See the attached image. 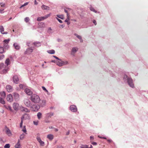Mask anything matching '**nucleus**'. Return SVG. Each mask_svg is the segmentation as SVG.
Instances as JSON below:
<instances>
[{"label": "nucleus", "instance_id": "2f4dec72", "mask_svg": "<svg viewBox=\"0 0 148 148\" xmlns=\"http://www.w3.org/2000/svg\"><path fill=\"white\" fill-rule=\"evenodd\" d=\"M8 67H6L5 69L3 70L2 72L3 73H5L8 71Z\"/></svg>", "mask_w": 148, "mask_h": 148}, {"label": "nucleus", "instance_id": "3c124183", "mask_svg": "<svg viewBox=\"0 0 148 148\" xmlns=\"http://www.w3.org/2000/svg\"><path fill=\"white\" fill-rule=\"evenodd\" d=\"M38 121H34V124L36 125H38Z\"/></svg>", "mask_w": 148, "mask_h": 148}, {"label": "nucleus", "instance_id": "0eeeda50", "mask_svg": "<svg viewBox=\"0 0 148 148\" xmlns=\"http://www.w3.org/2000/svg\"><path fill=\"white\" fill-rule=\"evenodd\" d=\"M6 88L7 91L9 92H12L13 90V87L9 85H7L6 86Z\"/></svg>", "mask_w": 148, "mask_h": 148}, {"label": "nucleus", "instance_id": "603ef678", "mask_svg": "<svg viewBox=\"0 0 148 148\" xmlns=\"http://www.w3.org/2000/svg\"><path fill=\"white\" fill-rule=\"evenodd\" d=\"M85 148H92V146L91 145H90V147H88V145H85Z\"/></svg>", "mask_w": 148, "mask_h": 148}, {"label": "nucleus", "instance_id": "a18cd8bd", "mask_svg": "<svg viewBox=\"0 0 148 148\" xmlns=\"http://www.w3.org/2000/svg\"><path fill=\"white\" fill-rule=\"evenodd\" d=\"M4 67L3 64H0V69H2Z\"/></svg>", "mask_w": 148, "mask_h": 148}, {"label": "nucleus", "instance_id": "f704fd0d", "mask_svg": "<svg viewBox=\"0 0 148 148\" xmlns=\"http://www.w3.org/2000/svg\"><path fill=\"white\" fill-rule=\"evenodd\" d=\"M25 135V134H21L20 136V139L21 140H23L24 138Z\"/></svg>", "mask_w": 148, "mask_h": 148}, {"label": "nucleus", "instance_id": "58836bf2", "mask_svg": "<svg viewBox=\"0 0 148 148\" xmlns=\"http://www.w3.org/2000/svg\"><path fill=\"white\" fill-rule=\"evenodd\" d=\"M75 35L77 36V37L80 40V41L81 42H82V37L80 36H79L77 34H75Z\"/></svg>", "mask_w": 148, "mask_h": 148}, {"label": "nucleus", "instance_id": "c9c22d12", "mask_svg": "<svg viewBox=\"0 0 148 148\" xmlns=\"http://www.w3.org/2000/svg\"><path fill=\"white\" fill-rule=\"evenodd\" d=\"M0 103L2 104H4L5 103V102L3 99L0 97Z\"/></svg>", "mask_w": 148, "mask_h": 148}, {"label": "nucleus", "instance_id": "5fc2aeb1", "mask_svg": "<svg viewBox=\"0 0 148 148\" xmlns=\"http://www.w3.org/2000/svg\"><path fill=\"white\" fill-rule=\"evenodd\" d=\"M91 143L94 145H97V143L95 142H92V141L91 142Z\"/></svg>", "mask_w": 148, "mask_h": 148}, {"label": "nucleus", "instance_id": "69168bd1", "mask_svg": "<svg viewBox=\"0 0 148 148\" xmlns=\"http://www.w3.org/2000/svg\"><path fill=\"white\" fill-rule=\"evenodd\" d=\"M22 131L25 134V135L26 134H27V133H26L27 132V130H22Z\"/></svg>", "mask_w": 148, "mask_h": 148}, {"label": "nucleus", "instance_id": "f03ea898", "mask_svg": "<svg viewBox=\"0 0 148 148\" xmlns=\"http://www.w3.org/2000/svg\"><path fill=\"white\" fill-rule=\"evenodd\" d=\"M71 10V9L69 8H66L64 9V12L67 13V18L65 20V21L67 22L69 21L70 18V16L69 14V12Z\"/></svg>", "mask_w": 148, "mask_h": 148}, {"label": "nucleus", "instance_id": "ddd939ff", "mask_svg": "<svg viewBox=\"0 0 148 148\" xmlns=\"http://www.w3.org/2000/svg\"><path fill=\"white\" fill-rule=\"evenodd\" d=\"M29 119V115L27 114H24L21 117V120L23 121L24 119L26 120Z\"/></svg>", "mask_w": 148, "mask_h": 148}, {"label": "nucleus", "instance_id": "dca6fc26", "mask_svg": "<svg viewBox=\"0 0 148 148\" xmlns=\"http://www.w3.org/2000/svg\"><path fill=\"white\" fill-rule=\"evenodd\" d=\"M21 110L23 112H30V111L29 109L23 107H21Z\"/></svg>", "mask_w": 148, "mask_h": 148}, {"label": "nucleus", "instance_id": "c756f323", "mask_svg": "<svg viewBox=\"0 0 148 148\" xmlns=\"http://www.w3.org/2000/svg\"><path fill=\"white\" fill-rule=\"evenodd\" d=\"M57 65L59 66H62L64 65V62H58L57 63Z\"/></svg>", "mask_w": 148, "mask_h": 148}, {"label": "nucleus", "instance_id": "4c0bfd02", "mask_svg": "<svg viewBox=\"0 0 148 148\" xmlns=\"http://www.w3.org/2000/svg\"><path fill=\"white\" fill-rule=\"evenodd\" d=\"M4 52V49L3 47H0V53H2Z\"/></svg>", "mask_w": 148, "mask_h": 148}, {"label": "nucleus", "instance_id": "49530a36", "mask_svg": "<svg viewBox=\"0 0 148 148\" xmlns=\"http://www.w3.org/2000/svg\"><path fill=\"white\" fill-rule=\"evenodd\" d=\"M0 5L1 7H4L5 6V4L3 3H0Z\"/></svg>", "mask_w": 148, "mask_h": 148}, {"label": "nucleus", "instance_id": "412c9836", "mask_svg": "<svg viewBox=\"0 0 148 148\" xmlns=\"http://www.w3.org/2000/svg\"><path fill=\"white\" fill-rule=\"evenodd\" d=\"M41 8L43 10H49V7L46 6L44 5H42L41 7Z\"/></svg>", "mask_w": 148, "mask_h": 148}, {"label": "nucleus", "instance_id": "9b49d317", "mask_svg": "<svg viewBox=\"0 0 148 148\" xmlns=\"http://www.w3.org/2000/svg\"><path fill=\"white\" fill-rule=\"evenodd\" d=\"M31 48H31H28L25 52V54H29L32 52L33 49Z\"/></svg>", "mask_w": 148, "mask_h": 148}, {"label": "nucleus", "instance_id": "052dcab7", "mask_svg": "<svg viewBox=\"0 0 148 148\" xmlns=\"http://www.w3.org/2000/svg\"><path fill=\"white\" fill-rule=\"evenodd\" d=\"M53 57H54L55 58L58 60H60V59H59L58 57H56V56H53Z\"/></svg>", "mask_w": 148, "mask_h": 148}, {"label": "nucleus", "instance_id": "f257e3e1", "mask_svg": "<svg viewBox=\"0 0 148 148\" xmlns=\"http://www.w3.org/2000/svg\"><path fill=\"white\" fill-rule=\"evenodd\" d=\"M30 100L34 103H38L40 101V99L39 96L33 94L30 97Z\"/></svg>", "mask_w": 148, "mask_h": 148}, {"label": "nucleus", "instance_id": "09e8293b", "mask_svg": "<svg viewBox=\"0 0 148 148\" xmlns=\"http://www.w3.org/2000/svg\"><path fill=\"white\" fill-rule=\"evenodd\" d=\"M90 9L91 11H93L95 12H96V11L94 9L93 7H91L90 8Z\"/></svg>", "mask_w": 148, "mask_h": 148}, {"label": "nucleus", "instance_id": "2eb2a0df", "mask_svg": "<svg viewBox=\"0 0 148 148\" xmlns=\"http://www.w3.org/2000/svg\"><path fill=\"white\" fill-rule=\"evenodd\" d=\"M70 109L72 111L75 112L77 111V109L75 106L74 105H71L70 107Z\"/></svg>", "mask_w": 148, "mask_h": 148}, {"label": "nucleus", "instance_id": "79ce46f5", "mask_svg": "<svg viewBox=\"0 0 148 148\" xmlns=\"http://www.w3.org/2000/svg\"><path fill=\"white\" fill-rule=\"evenodd\" d=\"M90 142H91L94 140V137L93 136H91L90 137Z\"/></svg>", "mask_w": 148, "mask_h": 148}, {"label": "nucleus", "instance_id": "6ab92c4d", "mask_svg": "<svg viewBox=\"0 0 148 148\" xmlns=\"http://www.w3.org/2000/svg\"><path fill=\"white\" fill-rule=\"evenodd\" d=\"M23 122V120H21V123H20V127L21 129L22 130H26L25 127V126H23V127H22V124Z\"/></svg>", "mask_w": 148, "mask_h": 148}, {"label": "nucleus", "instance_id": "a211bd4d", "mask_svg": "<svg viewBox=\"0 0 148 148\" xmlns=\"http://www.w3.org/2000/svg\"><path fill=\"white\" fill-rule=\"evenodd\" d=\"M37 139L41 145H43L44 144V142L42 141L40 137H37Z\"/></svg>", "mask_w": 148, "mask_h": 148}, {"label": "nucleus", "instance_id": "f3484780", "mask_svg": "<svg viewBox=\"0 0 148 148\" xmlns=\"http://www.w3.org/2000/svg\"><path fill=\"white\" fill-rule=\"evenodd\" d=\"M78 48L77 47H73L71 50V54L74 55V54L77 51Z\"/></svg>", "mask_w": 148, "mask_h": 148}, {"label": "nucleus", "instance_id": "338daca9", "mask_svg": "<svg viewBox=\"0 0 148 148\" xmlns=\"http://www.w3.org/2000/svg\"><path fill=\"white\" fill-rule=\"evenodd\" d=\"M129 77H128L127 76V75H125L124 77V78L125 79L127 78H127H128Z\"/></svg>", "mask_w": 148, "mask_h": 148}, {"label": "nucleus", "instance_id": "8fccbe9b", "mask_svg": "<svg viewBox=\"0 0 148 148\" xmlns=\"http://www.w3.org/2000/svg\"><path fill=\"white\" fill-rule=\"evenodd\" d=\"M42 88L44 90H45V92H46L47 93L48 92V91L44 86H42Z\"/></svg>", "mask_w": 148, "mask_h": 148}, {"label": "nucleus", "instance_id": "bb28decb", "mask_svg": "<svg viewBox=\"0 0 148 148\" xmlns=\"http://www.w3.org/2000/svg\"><path fill=\"white\" fill-rule=\"evenodd\" d=\"M45 19L44 18V17H38L37 20L38 21H41Z\"/></svg>", "mask_w": 148, "mask_h": 148}, {"label": "nucleus", "instance_id": "f8f14e48", "mask_svg": "<svg viewBox=\"0 0 148 148\" xmlns=\"http://www.w3.org/2000/svg\"><path fill=\"white\" fill-rule=\"evenodd\" d=\"M19 81V79L17 76L15 75L13 77V82L16 84H18Z\"/></svg>", "mask_w": 148, "mask_h": 148}, {"label": "nucleus", "instance_id": "c85d7f7f", "mask_svg": "<svg viewBox=\"0 0 148 148\" xmlns=\"http://www.w3.org/2000/svg\"><path fill=\"white\" fill-rule=\"evenodd\" d=\"M14 46L15 49H19L20 48V47L16 44L14 43Z\"/></svg>", "mask_w": 148, "mask_h": 148}, {"label": "nucleus", "instance_id": "0e129e2a", "mask_svg": "<svg viewBox=\"0 0 148 148\" xmlns=\"http://www.w3.org/2000/svg\"><path fill=\"white\" fill-rule=\"evenodd\" d=\"M107 140L109 143H111L112 142V140L111 139H108Z\"/></svg>", "mask_w": 148, "mask_h": 148}, {"label": "nucleus", "instance_id": "72a5a7b5", "mask_svg": "<svg viewBox=\"0 0 148 148\" xmlns=\"http://www.w3.org/2000/svg\"><path fill=\"white\" fill-rule=\"evenodd\" d=\"M1 95L3 98H5L6 96V94L4 92H3L1 93Z\"/></svg>", "mask_w": 148, "mask_h": 148}, {"label": "nucleus", "instance_id": "864d4df0", "mask_svg": "<svg viewBox=\"0 0 148 148\" xmlns=\"http://www.w3.org/2000/svg\"><path fill=\"white\" fill-rule=\"evenodd\" d=\"M19 87L20 89H23V88L24 85L23 84H20Z\"/></svg>", "mask_w": 148, "mask_h": 148}, {"label": "nucleus", "instance_id": "4468645a", "mask_svg": "<svg viewBox=\"0 0 148 148\" xmlns=\"http://www.w3.org/2000/svg\"><path fill=\"white\" fill-rule=\"evenodd\" d=\"M25 91L29 95H32L33 93L32 92L30 89L27 88L25 89Z\"/></svg>", "mask_w": 148, "mask_h": 148}, {"label": "nucleus", "instance_id": "e433bc0d", "mask_svg": "<svg viewBox=\"0 0 148 148\" xmlns=\"http://www.w3.org/2000/svg\"><path fill=\"white\" fill-rule=\"evenodd\" d=\"M48 52L50 54H53L54 53L55 51L54 50H51L48 51Z\"/></svg>", "mask_w": 148, "mask_h": 148}, {"label": "nucleus", "instance_id": "473e14b6", "mask_svg": "<svg viewBox=\"0 0 148 148\" xmlns=\"http://www.w3.org/2000/svg\"><path fill=\"white\" fill-rule=\"evenodd\" d=\"M34 46L36 47H39L40 46V43L39 42H36L32 43Z\"/></svg>", "mask_w": 148, "mask_h": 148}, {"label": "nucleus", "instance_id": "7c9ffc66", "mask_svg": "<svg viewBox=\"0 0 148 148\" xmlns=\"http://www.w3.org/2000/svg\"><path fill=\"white\" fill-rule=\"evenodd\" d=\"M5 63L8 66V65L10 64V61L9 58H7L5 60Z\"/></svg>", "mask_w": 148, "mask_h": 148}, {"label": "nucleus", "instance_id": "b1692460", "mask_svg": "<svg viewBox=\"0 0 148 148\" xmlns=\"http://www.w3.org/2000/svg\"><path fill=\"white\" fill-rule=\"evenodd\" d=\"M0 31L1 33L2 34H6V32H4V28L2 26H1L0 27Z\"/></svg>", "mask_w": 148, "mask_h": 148}, {"label": "nucleus", "instance_id": "37998d69", "mask_svg": "<svg viewBox=\"0 0 148 148\" xmlns=\"http://www.w3.org/2000/svg\"><path fill=\"white\" fill-rule=\"evenodd\" d=\"M57 16L60 18L62 19H63L64 18V16L63 15H57Z\"/></svg>", "mask_w": 148, "mask_h": 148}, {"label": "nucleus", "instance_id": "4be33fe9", "mask_svg": "<svg viewBox=\"0 0 148 148\" xmlns=\"http://www.w3.org/2000/svg\"><path fill=\"white\" fill-rule=\"evenodd\" d=\"M4 107L7 109L9 110L11 112H12L13 110H12L11 107L10 106L4 105Z\"/></svg>", "mask_w": 148, "mask_h": 148}, {"label": "nucleus", "instance_id": "6e6d98bb", "mask_svg": "<svg viewBox=\"0 0 148 148\" xmlns=\"http://www.w3.org/2000/svg\"><path fill=\"white\" fill-rule=\"evenodd\" d=\"M4 10V9H0V13L1 14L3 13L4 12H3Z\"/></svg>", "mask_w": 148, "mask_h": 148}, {"label": "nucleus", "instance_id": "bf43d9fd", "mask_svg": "<svg viewBox=\"0 0 148 148\" xmlns=\"http://www.w3.org/2000/svg\"><path fill=\"white\" fill-rule=\"evenodd\" d=\"M70 131L69 130V131H68V132L66 133V135H68L69 134H70Z\"/></svg>", "mask_w": 148, "mask_h": 148}, {"label": "nucleus", "instance_id": "c03bdc74", "mask_svg": "<svg viewBox=\"0 0 148 148\" xmlns=\"http://www.w3.org/2000/svg\"><path fill=\"white\" fill-rule=\"evenodd\" d=\"M29 18L28 17H26L25 18V21L26 23L28 22L29 21Z\"/></svg>", "mask_w": 148, "mask_h": 148}, {"label": "nucleus", "instance_id": "5701e85b", "mask_svg": "<svg viewBox=\"0 0 148 148\" xmlns=\"http://www.w3.org/2000/svg\"><path fill=\"white\" fill-rule=\"evenodd\" d=\"M9 136H12V134L10 130H6L5 132Z\"/></svg>", "mask_w": 148, "mask_h": 148}, {"label": "nucleus", "instance_id": "774afa93", "mask_svg": "<svg viewBox=\"0 0 148 148\" xmlns=\"http://www.w3.org/2000/svg\"><path fill=\"white\" fill-rule=\"evenodd\" d=\"M64 26V25H60V28H63Z\"/></svg>", "mask_w": 148, "mask_h": 148}, {"label": "nucleus", "instance_id": "a19ab883", "mask_svg": "<svg viewBox=\"0 0 148 148\" xmlns=\"http://www.w3.org/2000/svg\"><path fill=\"white\" fill-rule=\"evenodd\" d=\"M10 145L9 144H6L4 146V148H10Z\"/></svg>", "mask_w": 148, "mask_h": 148}, {"label": "nucleus", "instance_id": "aec40b11", "mask_svg": "<svg viewBox=\"0 0 148 148\" xmlns=\"http://www.w3.org/2000/svg\"><path fill=\"white\" fill-rule=\"evenodd\" d=\"M21 147V144L20 143V140H18L17 143L15 146V148H20Z\"/></svg>", "mask_w": 148, "mask_h": 148}, {"label": "nucleus", "instance_id": "cd10ccee", "mask_svg": "<svg viewBox=\"0 0 148 148\" xmlns=\"http://www.w3.org/2000/svg\"><path fill=\"white\" fill-rule=\"evenodd\" d=\"M53 113H49L46 114V115L47 117H51V116H53Z\"/></svg>", "mask_w": 148, "mask_h": 148}, {"label": "nucleus", "instance_id": "680f3d73", "mask_svg": "<svg viewBox=\"0 0 148 148\" xmlns=\"http://www.w3.org/2000/svg\"><path fill=\"white\" fill-rule=\"evenodd\" d=\"M93 23L95 24V25H97L96 22L95 20H94L93 21Z\"/></svg>", "mask_w": 148, "mask_h": 148}, {"label": "nucleus", "instance_id": "13d9d810", "mask_svg": "<svg viewBox=\"0 0 148 148\" xmlns=\"http://www.w3.org/2000/svg\"><path fill=\"white\" fill-rule=\"evenodd\" d=\"M59 21V22L60 23H62V21L60 19H59L58 18H56Z\"/></svg>", "mask_w": 148, "mask_h": 148}, {"label": "nucleus", "instance_id": "de8ad7c7", "mask_svg": "<svg viewBox=\"0 0 148 148\" xmlns=\"http://www.w3.org/2000/svg\"><path fill=\"white\" fill-rule=\"evenodd\" d=\"M50 14H49L45 16H44V18L45 19H46L47 18H48V17L50 16Z\"/></svg>", "mask_w": 148, "mask_h": 148}, {"label": "nucleus", "instance_id": "7ed1b4c3", "mask_svg": "<svg viewBox=\"0 0 148 148\" xmlns=\"http://www.w3.org/2000/svg\"><path fill=\"white\" fill-rule=\"evenodd\" d=\"M10 41V40L9 39L5 40L3 41V47L5 49H8V48L9 47L8 44Z\"/></svg>", "mask_w": 148, "mask_h": 148}, {"label": "nucleus", "instance_id": "6e6552de", "mask_svg": "<svg viewBox=\"0 0 148 148\" xmlns=\"http://www.w3.org/2000/svg\"><path fill=\"white\" fill-rule=\"evenodd\" d=\"M24 103L26 106L28 107H31L30 101L28 99H26L24 101Z\"/></svg>", "mask_w": 148, "mask_h": 148}, {"label": "nucleus", "instance_id": "4d7b16f0", "mask_svg": "<svg viewBox=\"0 0 148 148\" xmlns=\"http://www.w3.org/2000/svg\"><path fill=\"white\" fill-rule=\"evenodd\" d=\"M98 137L100 138H103V139H106V138L105 137H101V136H98Z\"/></svg>", "mask_w": 148, "mask_h": 148}, {"label": "nucleus", "instance_id": "39448f33", "mask_svg": "<svg viewBox=\"0 0 148 148\" xmlns=\"http://www.w3.org/2000/svg\"><path fill=\"white\" fill-rule=\"evenodd\" d=\"M13 108L16 111H17L19 109V104L17 103H14L13 105Z\"/></svg>", "mask_w": 148, "mask_h": 148}, {"label": "nucleus", "instance_id": "20e7f679", "mask_svg": "<svg viewBox=\"0 0 148 148\" xmlns=\"http://www.w3.org/2000/svg\"><path fill=\"white\" fill-rule=\"evenodd\" d=\"M127 81L129 85L131 87L133 88L134 87V85L133 83V80L131 78H127Z\"/></svg>", "mask_w": 148, "mask_h": 148}, {"label": "nucleus", "instance_id": "1a4fd4ad", "mask_svg": "<svg viewBox=\"0 0 148 148\" xmlns=\"http://www.w3.org/2000/svg\"><path fill=\"white\" fill-rule=\"evenodd\" d=\"M33 108V110L34 111H37L40 108V106L38 105H35L31 107Z\"/></svg>", "mask_w": 148, "mask_h": 148}, {"label": "nucleus", "instance_id": "ea45409f", "mask_svg": "<svg viewBox=\"0 0 148 148\" xmlns=\"http://www.w3.org/2000/svg\"><path fill=\"white\" fill-rule=\"evenodd\" d=\"M46 103V101L45 100H43L42 101V103L41 106L42 107L45 106Z\"/></svg>", "mask_w": 148, "mask_h": 148}, {"label": "nucleus", "instance_id": "e2e57ef3", "mask_svg": "<svg viewBox=\"0 0 148 148\" xmlns=\"http://www.w3.org/2000/svg\"><path fill=\"white\" fill-rule=\"evenodd\" d=\"M85 145H82L80 147L81 148H85Z\"/></svg>", "mask_w": 148, "mask_h": 148}, {"label": "nucleus", "instance_id": "a878e982", "mask_svg": "<svg viewBox=\"0 0 148 148\" xmlns=\"http://www.w3.org/2000/svg\"><path fill=\"white\" fill-rule=\"evenodd\" d=\"M37 116L38 118L39 119H40L42 117V114L40 112H39L37 113Z\"/></svg>", "mask_w": 148, "mask_h": 148}, {"label": "nucleus", "instance_id": "423d86ee", "mask_svg": "<svg viewBox=\"0 0 148 148\" xmlns=\"http://www.w3.org/2000/svg\"><path fill=\"white\" fill-rule=\"evenodd\" d=\"M7 100L9 102H12L13 101L12 95V94H9L7 96Z\"/></svg>", "mask_w": 148, "mask_h": 148}, {"label": "nucleus", "instance_id": "9d476101", "mask_svg": "<svg viewBox=\"0 0 148 148\" xmlns=\"http://www.w3.org/2000/svg\"><path fill=\"white\" fill-rule=\"evenodd\" d=\"M13 95L16 101H18L19 99V95L17 92H14L13 93Z\"/></svg>", "mask_w": 148, "mask_h": 148}, {"label": "nucleus", "instance_id": "393cba45", "mask_svg": "<svg viewBox=\"0 0 148 148\" xmlns=\"http://www.w3.org/2000/svg\"><path fill=\"white\" fill-rule=\"evenodd\" d=\"M53 136L52 134H49L47 136V138L51 140L53 139Z\"/></svg>", "mask_w": 148, "mask_h": 148}]
</instances>
